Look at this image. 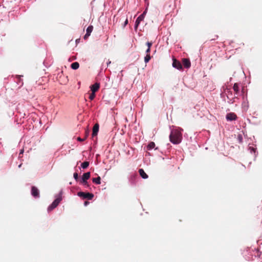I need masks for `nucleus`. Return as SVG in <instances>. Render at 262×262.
Here are the masks:
<instances>
[{"label": "nucleus", "instance_id": "nucleus-30", "mask_svg": "<svg viewBox=\"0 0 262 262\" xmlns=\"http://www.w3.org/2000/svg\"><path fill=\"white\" fill-rule=\"evenodd\" d=\"M79 40H80V39H76V43L78 42Z\"/></svg>", "mask_w": 262, "mask_h": 262}, {"label": "nucleus", "instance_id": "nucleus-32", "mask_svg": "<svg viewBox=\"0 0 262 262\" xmlns=\"http://www.w3.org/2000/svg\"><path fill=\"white\" fill-rule=\"evenodd\" d=\"M215 38H212L211 40H215Z\"/></svg>", "mask_w": 262, "mask_h": 262}, {"label": "nucleus", "instance_id": "nucleus-3", "mask_svg": "<svg viewBox=\"0 0 262 262\" xmlns=\"http://www.w3.org/2000/svg\"><path fill=\"white\" fill-rule=\"evenodd\" d=\"M61 201V197H58L57 199H56L54 201V202L51 204V205H50L49 206V207L48 208V210L49 211H50L52 210H53V209H54L55 208H56L58 205L59 203Z\"/></svg>", "mask_w": 262, "mask_h": 262}, {"label": "nucleus", "instance_id": "nucleus-16", "mask_svg": "<svg viewBox=\"0 0 262 262\" xmlns=\"http://www.w3.org/2000/svg\"><path fill=\"white\" fill-rule=\"evenodd\" d=\"M92 181L93 183H94L96 184H100L101 183V178L100 177L93 178Z\"/></svg>", "mask_w": 262, "mask_h": 262}, {"label": "nucleus", "instance_id": "nucleus-9", "mask_svg": "<svg viewBox=\"0 0 262 262\" xmlns=\"http://www.w3.org/2000/svg\"><path fill=\"white\" fill-rule=\"evenodd\" d=\"M99 124L98 123H96L93 128V132H92V137H94L97 135L98 132L99 131Z\"/></svg>", "mask_w": 262, "mask_h": 262}, {"label": "nucleus", "instance_id": "nucleus-1", "mask_svg": "<svg viewBox=\"0 0 262 262\" xmlns=\"http://www.w3.org/2000/svg\"><path fill=\"white\" fill-rule=\"evenodd\" d=\"M182 130L180 128L172 129L169 135L170 141L174 144H179L182 140Z\"/></svg>", "mask_w": 262, "mask_h": 262}, {"label": "nucleus", "instance_id": "nucleus-8", "mask_svg": "<svg viewBox=\"0 0 262 262\" xmlns=\"http://www.w3.org/2000/svg\"><path fill=\"white\" fill-rule=\"evenodd\" d=\"M182 63L185 68H189L191 66V63L189 59L183 58L182 59Z\"/></svg>", "mask_w": 262, "mask_h": 262}, {"label": "nucleus", "instance_id": "nucleus-15", "mask_svg": "<svg viewBox=\"0 0 262 262\" xmlns=\"http://www.w3.org/2000/svg\"><path fill=\"white\" fill-rule=\"evenodd\" d=\"M71 67L73 70H77L79 67V64L77 62H73L71 64Z\"/></svg>", "mask_w": 262, "mask_h": 262}, {"label": "nucleus", "instance_id": "nucleus-18", "mask_svg": "<svg viewBox=\"0 0 262 262\" xmlns=\"http://www.w3.org/2000/svg\"><path fill=\"white\" fill-rule=\"evenodd\" d=\"M89 162L88 161H85L81 164V166L82 168L85 169L89 166Z\"/></svg>", "mask_w": 262, "mask_h": 262}, {"label": "nucleus", "instance_id": "nucleus-6", "mask_svg": "<svg viewBox=\"0 0 262 262\" xmlns=\"http://www.w3.org/2000/svg\"><path fill=\"white\" fill-rule=\"evenodd\" d=\"M93 26L92 25L89 26L86 29V33L83 37V38L86 40L90 36L91 33L93 31Z\"/></svg>", "mask_w": 262, "mask_h": 262}, {"label": "nucleus", "instance_id": "nucleus-27", "mask_svg": "<svg viewBox=\"0 0 262 262\" xmlns=\"http://www.w3.org/2000/svg\"><path fill=\"white\" fill-rule=\"evenodd\" d=\"M238 139H239V140L241 141H242V136H241V135H239V136H238Z\"/></svg>", "mask_w": 262, "mask_h": 262}, {"label": "nucleus", "instance_id": "nucleus-21", "mask_svg": "<svg viewBox=\"0 0 262 262\" xmlns=\"http://www.w3.org/2000/svg\"><path fill=\"white\" fill-rule=\"evenodd\" d=\"M80 183H81L83 186H84L85 187H89V185L88 184V183L87 181H80Z\"/></svg>", "mask_w": 262, "mask_h": 262}, {"label": "nucleus", "instance_id": "nucleus-11", "mask_svg": "<svg viewBox=\"0 0 262 262\" xmlns=\"http://www.w3.org/2000/svg\"><path fill=\"white\" fill-rule=\"evenodd\" d=\"M145 13V12L141 15H140L136 19L135 23V27L137 28L140 21H142L144 18L143 15Z\"/></svg>", "mask_w": 262, "mask_h": 262}, {"label": "nucleus", "instance_id": "nucleus-10", "mask_svg": "<svg viewBox=\"0 0 262 262\" xmlns=\"http://www.w3.org/2000/svg\"><path fill=\"white\" fill-rule=\"evenodd\" d=\"M100 88V84L99 83H95L91 86V90L92 92L96 93Z\"/></svg>", "mask_w": 262, "mask_h": 262}, {"label": "nucleus", "instance_id": "nucleus-2", "mask_svg": "<svg viewBox=\"0 0 262 262\" xmlns=\"http://www.w3.org/2000/svg\"><path fill=\"white\" fill-rule=\"evenodd\" d=\"M77 195L83 199H88L89 200H92L94 198V194L90 192L85 193L80 191L78 192Z\"/></svg>", "mask_w": 262, "mask_h": 262}, {"label": "nucleus", "instance_id": "nucleus-23", "mask_svg": "<svg viewBox=\"0 0 262 262\" xmlns=\"http://www.w3.org/2000/svg\"><path fill=\"white\" fill-rule=\"evenodd\" d=\"M89 135V131L88 129H86L85 132V136L84 138H85V139L87 138V137H88Z\"/></svg>", "mask_w": 262, "mask_h": 262}, {"label": "nucleus", "instance_id": "nucleus-26", "mask_svg": "<svg viewBox=\"0 0 262 262\" xmlns=\"http://www.w3.org/2000/svg\"><path fill=\"white\" fill-rule=\"evenodd\" d=\"M150 52V48H147V49L146 51V54H149Z\"/></svg>", "mask_w": 262, "mask_h": 262}, {"label": "nucleus", "instance_id": "nucleus-14", "mask_svg": "<svg viewBox=\"0 0 262 262\" xmlns=\"http://www.w3.org/2000/svg\"><path fill=\"white\" fill-rule=\"evenodd\" d=\"M233 90L235 93V94L237 95L239 91V89L238 86V84L237 83H235L234 84L233 87Z\"/></svg>", "mask_w": 262, "mask_h": 262}, {"label": "nucleus", "instance_id": "nucleus-17", "mask_svg": "<svg viewBox=\"0 0 262 262\" xmlns=\"http://www.w3.org/2000/svg\"><path fill=\"white\" fill-rule=\"evenodd\" d=\"M155 147V143L154 142H150L148 143L147 146V149L148 150H150L154 148Z\"/></svg>", "mask_w": 262, "mask_h": 262}, {"label": "nucleus", "instance_id": "nucleus-29", "mask_svg": "<svg viewBox=\"0 0 262 262\" xmlns=\"http://www.w3.org/2000/svg\"><path fill=\"white\" fill-rule=\"evenodd\" d=\"M23 152H24V149H21V150H20V151L19 155H20V154H23Z\"/></svg>", "mask_w": 262, "mask_h": 262}, {"label": "nucleus", "instance_id": "nucleus-20", "mask_svg": "<svg viewBox=\"0 0 262 262\" xmlns=\"http://www.w3.org/2000/svg\"><path fill=\"white\" fill-rule=\"evenodd\" d=\"M95 97V93H93V92H92L91 94H90V95H89V98L91 100H92L94 99V98Z\"/></svg>", "mask_w": 262, "mask_h": 262}, {"label": "nucleus", "instance_id": "nucleus-4", "mask_svg": "<svg viewBox=\"0 0 262 262\" xmlns=\"http://www.w3.org/2000/svg\"><path fill=\"white\" fill-rule=\"evenodd\" d=\"M172 60H173L172 66L174 68H175L179 70L182 69V64L180 61H179L175 58H173Z\"/></svg>", "mask_w": 262, "mask_h": 262}, {"label": "nucleus", "instance_id": "nucleus-31", "mask_svg": "<svg viewBox=\"0 0 262 262\" xmlns=\"http://www.w3.org/2000/svg\"><path fill=\"white\" fill-rule=\"evenodd\" d=\"M88 203H89V202H84V204H85V205H86V204H88Z\"/></svg>", "mask_w": 262, "mask_h": 262}, {"label": "nucleus", "instance_id": "nucleus-12", "mask_svg": "<svg viewBox=\"0 0 262 262\" xmlns=\"http://www.w3.org/2000/svg\"><path fill=\"white\" fill-rule=\"evenodd\" d=\"M90 176L91 174L90 172L84 173L82 177V179L81 181H87L90 178Z\"/></svg>", "mask_w": 262, "mask_h": 262}, {"label": "nucleus", "instance_id": "nucleus-13", "mask_svg": "<svg viewBox=\"0 0 262 262\" xmlns=\"http://www.w3.org/2000/svg\"><path fill=\"white\" fill-rule=\"evenodd\" d=\"M139 172L141 177L143 179H147L148 178L147 174L145 172L143 169H140Z\"/></svg>", "mask_w": 262, "mask_h": 262}, {"label": "nucleus", "instance_id": "nucleus-25", "mask_svg": "<svg viewBox=\"0 0 262 262\" xmlns=\"http://www.w3.org/2000/svg\"><path fill=\"white\" fill-rule=\"evenodd\" d=\"M85 140V138H81L80 137H78L77 138V140L79 141H83Z\"/></svg>", "mask_w": 262, "mask_h": 262}, {"label": "nucleus", "instance_id": "nucleus-24", "mask_svg": "<svg viewBox=\"0 0 262 262\" xmlns=\"http://www.w3.org/2000/svg\"><path fill=\"white\" fill-rule=\"evenodd\" d=\"M152 42H147L146 43V45H147V47H148V48H151V46H152Z\"/></svg>", "mask_w": 262, "mask_h": 262}, {"label": "nucleus", "instance_id": "nucleus-28", "mask_svg": "<svg viewBox=\"0 0 262 262\" xmlns=\"http://www.w3.org/2000/svg\"><path fill=\"white\" fill-rule=\"evenodd\" d=\"M127 23H128V20H127V19H126L125 20V21L124 25H125H125H126L127 24Z\"/></svg>", "mask_w": 262, "mask_h": 262}, {"label": "nucleus", "instance_id": "nucleus-19", "mask_svg": "<svg viewBox=\"0 0 262 262\" xmlns=\"http://www.w3.org/2000/svg\"><path fill=\"white\" fill-rule=\"evenodd\" d=\"M151 57L149 54H146V56L144 58V61L145 63H147L150 59Z\"/></svg>", "mask_w": 262, "mask_h": 262}, {"label": "nucleus", "instance_id": "nucleus-5", "mask_svg": "<svg viewBox=\"0 0 262 262\" xmlns=\"http://www.w3.org/2000/svg\"><path fill=\"white\" fill-rule=\"evenodd\" d=\"M31 194L35 198L39 197V192L38 189L35 186H32L31 188Z\"/></svg>", "mask_w": 262, "mask_h": 262}, {"label": "nucleus", "instance_id": "nucleus-7", "mask_svg": "<svg viewBox=\"0 0 262 262\" xmlns=\"http://www.w3.org/2000/svg\"><path fill=\"white\" fill-rule=\"evenodd\" d=\"M226 119L228 121L235 120L237 119V116L234 113H230L227 114Z\"/></svg>", "mask_w": 262, "mask_h": 262}, {"label": "nucleus", "instance_id": "nucleus-22", "mask_svg": "<svg viewBox=\"0 0 262 262\" xmlns=\"http://www.w3.org/2000/svg\"><path fill=\"white\" fill-rule=\"evenodd\" d=\"M73 177L76 181H77L78 180V174L77 173H76V172L74 173Z\"/></svg>", "mask_w": 262, "mask_h": 262}]
</instances>
